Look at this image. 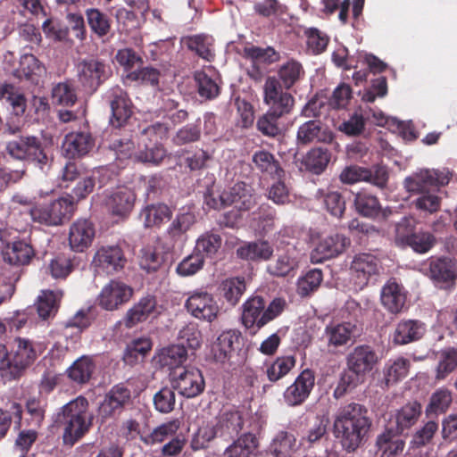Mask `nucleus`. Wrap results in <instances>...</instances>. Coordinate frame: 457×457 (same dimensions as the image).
Here are the masks:
<instances>
[{
	"mask_svg": "<svg viewBox=\"0 0 457 457\" xmlns=\"http://www.w3.org/2000/svg\"><path fill=\"white\" fill-rule=\"evenodd\" d=\"M370 427L367 410L361 404L352 403L337 411L333 423V432L343 448L347 452H353L359 447Z\"/></svg>",
	"mask_w": 457,
	"mask_h": 457,
	"instance_id": "f257e3e1",
	"label": "nucleus"
},
{
	"mask_svg": "<svg viewBox=\"0 0 457 457\" xmlns=\"http://www.w3.org/2000/svg\"><path fill=\"white\" fill-rule=\"evenodd\" d=\"M93 416L88 411V402L79 396L62 406L58 421L63 427L62 440L65 445H73L92 425Z\"/></svg>",
	"mask_w": 457,
	"mask_h": 457,
	"instance_id": "f03ea898",
	"label": "nucleus"
},
{
	"mask_svg": "<svg viewBox=\"0 0 457 457\" xmlns=\"http://www.w3.org/2000/svg\"><path fill=\"white\" fill-rule=\"evenodd\" d=\"M42 353L39 344L16 337L11 344V353L0 360V372L6 379H15L29 367Z\"/></svg>",
	"mask_w": 457,
	"mask_h": 457,
	"instance_id": "7ed1b4c3",
	"label": "nucleus"
},
{
	"mask_svg": "<svg viewBox=\"0 0 457 457\" xmlns=\"http://www.w3.org/2000/svg\"><path fill=\"white\" fill-rule=\"evenodd\" d=\"M5 149L12 158L31 162L44 172L50 168L52 158L35 136H21L10 140Z\"/></svg>",
	"mask_w": 457,
	"mask_h": 457,
	"instance_id": "20e7f679",
	"label": "nucleus"
},
{
	"mask_svg": "<svg viewBox=\"0 0 457 457\" xmlns=\"http://www.w3.org/2000/svg\"><path fill=\"white\" fill-rule=\"evenodd\" d=\"M169 129V124L161 122H155L145 128L141 132L138 154H135V160L159 164L167 155L166 150L159 140L166 137Z\"/></svg>",
	"mask_w": 457,
	"mask_h": 457,
	"instance_id": "39448f33",
	"label": "nucleus"
},
{
	"mask_svg": "<svg viewBox=\"0 0 457 457\" xmlns=\"http://www.w3.org/2000/svg\"><path fill=\"white\" fill-rule=\"evenodd\" d=\"M8 232L5 229L0 230V243L3 258L5 262L11 265H25L28 264L37 253H46L50 238L46 234H41L42 243L39 248L36 245V238L32 239V243L29 244L25 241H14L9 243L7 238Z\"/></svg>",
	"mask_w": 457,
	"mask_h": 457,
	"instance_id": "423d86ee",
	"label": "nucleus"
},
{
	"mask_svg": "<svg viewBox=\"0 0 457 457\" xmlns=\"http://www.w3.org/2000/svg\"><path fill=\"white\" fill-rule=\"evenodd\" d=\"M73 212L71 199L62 197L49 204H38L29 210L34 222L46 226H58L69 220Z\"/></svg>",
	"mask_w": 457,
	"mask_h": 457,
	"instance_id": "0eeeda50",
	"label": "nucleus"
},
{
	"mask_svg": "<svg viewBox=\"0 0 457 457\" xmlns=\"http://www.w3.org/2000/svg\"><path fill=\"white\" fill-rule=\"evenodd\" d=\"M450 179L451 172L447 169H420L405 178L403 184L408 192L419 195L447 185Z\"/></svg>",
	"mask_w": 457,
	"mask_h": 457,
	"instance_id": "6e6552de",
	"label": "nucleus"
},
{
	"mask_svg": "<svg viewBox=\"0 0 457 457\" xmlns=\"http://www.w3.org/2000/svg\"><path fill=\"white\" fill-rule=\"evenodd\" d=\"M263 102L270 110L278 113H290L295 104L294 96L275 76H269L262 86Z\"/></svg>",
	"mask_w": 457,
	"mask_h": 457,
	"instance_id": "1a4fd4ad",
	"label": "nucleus"
},
{
	"mask_svg": "<svg viewBox=\"0 0 457 457\" xmlns=\"http://www.w3.org/2000/svg\"><path fill=\"white\" fill-rule=\"evenodd\" d=\"M185 308L195 319L208 323L214 321L220 313V306L213 295L202 290L190 293Z\"/></svg>",
	"mask_w": 457,
	"mask_h": 457,
	"instance_id": "9d476101",
	"label": "nucleus"
},
{
	"mask_svg": "<svg viewBox=\"0 0 457 457\" xmlns=\"http://www.w3.org/2000/svg\"><path fill=\"white\" fill-rule=\"evenodd\" d=\"M381 270L379 260L371 253L356 254L350 266L351 280L353 284V289L360 291L366 287L370 279L378 275Z\"/></svg>",
	"mask_w": 457,
	"mask_h": 457,
	"instance_id": "9b49d317",
	"label": "nucleus"
},
{
	"mask_svg": "<svg viewBox=\"0 0 457 457\" xmlns=\"http://www.w3.org/2000/svg\"><path fill=\"white\" fill-rule=\"evenodd\" d=\"M340 180L345 184L366 181L379 188H383L386 186L388 180V171L382 165H376L372 169L352 165L342 170Z\"/></svg>",
	"mask_w": 457,
	"mask_h": 457,
	"instance_id": "f8f14e48",
	"label": "nucleus"
},
{
	"mask_svg": "<svg viewBox=\"0 0 457 457\" xmlns=\"http://www.w3.org/2000/svg\"><path fill=\"white\" fill-rule=\"evenodd\" d=\"M170 376L172 387L185 397H195L204 388V378L198 369L188 367L179 372L174 370Z\"/></svg>",
	"mask_w": 457,
	"mask_h": 457,
	"instance_id": "ddd939ff",
	"label": "nucleus"
},
{
	"mask_svg": "<svg viewBox=\"0 0 457 457\" xmlns=\"http://www.w3.org/2000/svg\"><path fill=\"white\" fill-rule=\"evenodd\" d=\"M126 262L124 253L119 245H103L96 250L92 265L99 273L113 274L121 270Z\"/></svg>",
	"mask_w": 457,
	"mask_h": 457,
	"instance_id": "4468645a",
	"label": "nucleus"
},
{
	"mask_svg": "<svg viewBox=\"0 0 457 457\" xmlns=\"http://www.w3.org/2000/svg\"><path fill=\"white\" fill-rule=\"evenodd\" d=\"M133 292V288L124 282L111 280L102 288L97 298L98 304L106 311L117 310L130 300Z\"/></svg>",
	"mask_w": 457,
	"mask_h": 457,
	"instance_id": "2eb2a0df",
	"label": "nucleus"
},
{
	"mask_svg": "<svg viewBox=\"0 0 457 457\" xmlns=\"http://www.w3.org/2000/svg\"><path fill=\"white\" fill-rule=\"evenodd\" d=\"M315 384L314 372L309 369L303 370L287 387L283 394L285 403L288 406H298L310 396Z\"/></svg>",
	"mask_w": 457,
	"mask_h": 457,
	"instance_id": "dca6fc26",
	"label": "nucleus"
},
{
	"mask_svg": "<svg viewBox=\"0 0 457 457\" xmlns=\"http://www.w3.org/2000/svg\"><path fill=\"white\" fill-rule=\"evenodd\" d=\"M135 200L134 192L128 187H121L107 192L104 204L112 216L124 218L132 211Z\"/></svg>",
	"mask_w": 457,
	"mask_h": 457,
	"instance_id": "f3484780",
	"label": "nucleus"
},
{
	"mask_svg": "<svg viewBox=\"0 0 457 457\" xmlns=\"http://www.w3.org/2000/svg\"><path fill=\"white\" fill-rule=\"evenodd\" d=\"M350 245V239L343 234L336 233L326 237L311 253V260L313 263H320L343 253Z\"/></svg>",
	"mask_w": 457,
	"mask_h": 457,
	"instance_id": "a211bd4d",
	"label": "nucleus"
},
{
	"mask_svg": "<svg viewBox=\"0 0 457 457\" xmlns=\"http://www.w3.org/2000/svg\"><path fill=\"white\" fill-rule=\"evenodd\" d=\"M77 76L83 87L96 90L107 77L106 66L96 59L82 60L77 64Z\"/></svg>",
	"mask_w": 457,
	"mask_h": 457,
	"instance_id": "6ab92c4d",
	"label": "nucleus"
},
{
	"mask_svg": "<svg viewBox=\"0 0 457 457\" xmlns=\"http://www.w3.org/2000/svg\"><path fill=\"white\" fill-rule=\"evenodd\" d=\"M106 97L112 110L111 124L115 128L123 126L132 114L131 103L126 92L116 87L107 93Z\"/></svg>",
	"mask_w": 457,
	"mask_h": 457,
	"instance_id": "aec40b11",
	"label": "nucleus"
},
{
	"mask_svg": "<svg viewBox=\"0 0 457 457\" xmlns=\"http://www.w3.org/2000/svg\"><path fill=\"white\" fill-rule=\"evenodd\" d=\"M407 292L403 285L394 279L388 280L381 288L380 301L383 307L392 314L402 312L405 307Z\"/></svg>",
	"mask_w": 457,
	"mask_h": 457,
	"instance_id": "412c9836",
	"label": "nucleus"
},
{
	"mask_svg": "<svg viewBox=\"0 0 457 457\" xmlns=\"http://www.w3.org/2000/svg\"><path fill=\"white\" fill-rule=\"evenodd\" d=\"M94 237L95 228L88 220L80 219L71 224L69 232V244L73 251L83 252L91 245Z\"/></svg>",
	"mask_w": 457,
	"mask_h": 457,
	"instance_id": "4be33fe9",
	"label": "nucleus"
},
{
	"mask_svg": "<svg viewBox=\"0 0 457 457\" xmlns=\"http://www.w3.org/2000/svg\"><path fill=\"white\" fill-rule=\"evenodd\" d=\"M299 268V260L294 248L278 253L267 266L270 275L278 278L293 277Z\"/></svg>",
	"mask_w": 457,
	"mask_h": 457,
	"instance_id": "5701e85b",
	"label": "nucleus"
},
{
	"mask_svg": "<svg viewBox=\"0 0 457 457\" xmlns=\"http://www.w3.org/2000/svg\"><path fill=\"white\" fill-rule=\"evenodd\" d=\"M226 206L234 205L239 211H247L255 204L252 188L244 182H237L223 191Z\"/></svg>",
	"mask_w": 457,
	"mask_h": 457,
	"instance_id": "b1692460",
	"label": "nucleus"
},
{
	"mask_svg": "<svg viewBox=\"0 0 457 457\" xmlns=\"http://www.w3.org/2000/svg\"><path fill=\"white\" fill-rule=\"evenodd\" d=\"M355 325L351 322L331 323L324 330L323 337L329 351L346 345L353 337Z\"/></svg>",
	"mask_w": 457,
	"mask_h": 457,
	"instance_id": "393cba45",
	"label": "nucleus"
},
{
	"mask_svg": "<svg viewBox=\"0 0 457 457\" xmlns=\"http://www.w3.org/2000/svg\"><path fill=\"white\" fill-rule=\"evenodd\" d=\"M354 206L358 213L372 219H387L392 211L389 208L383 209L378 199L365 191L358 192L354 197Z\"/></svg>",
	"mask_w": 457,
	"mask_h": 457,
	"instance_id": "a878e982",
	"label": "nucleus"
},
{
	"mask_svg": "<svg viewBox=\"0 0 457 457\" xmlns=\"http://www.w3.org/2000/svg\"><path fill=\"white\" fill-rule=\"evenodd\" d=\"M400 435L392 424H388L378 436L376 446L380 453V457H395L403 451L405 443Z\"/></svg>",
	"mask_w": 457,
	"mask_h": 457,
	"instance_id": "bb28decb",
	"label": "nucleus"
},
{
	"mask_svg": "<svg viewBox=\"0 0 457 457\" xmlns=\"http://www.w3.org/2000/svg\"><path fill=\"white\" fill-rule=\"evenodd\" d=\"M377 361L376 353L368 345L356 346L346 358L347 368L363 375L372 370Z\"/></svg>",
	"mask_w": 457,
	"mask_h": 457,
	"instance_id": "cd10ccee",
	"label": "nucleus"
},
{
	"mask_svg": "<svg viewBox=\"0 0 457 457\" xmlns=\"http://www.w3.org/2000/svg\"><path fill=\"white\" fill-rule=\"evenodd\" d=\"M94 140L86 131L71 132L65 136L62 150L68 158L80 157L87 154L93 147Z\"/></svg>",
	"mask_w": 457,
	"mask_h": 457,
	"instance_id": "c85d7f7f",
	"label": "nucleus"
},
{
	"mask_svg": "<svg viewBox=\"0 0 457 457\" xmlns=\"http://www.w3.org/2000/svg\"><path fill=\"white\" fill-rule=\"evenodd\" d=\"M296 139L299 145L313 142L326 143L332 140V133L320 120H312L303 123L298 128Z\"/></svg>",
	"mask_w": 457,
	"mask_h": 457,
	"instance_id": "c756f323",
	"label": "nucleus"
},
{
	"mask_svg": "<svg viewBox=\"0 0 457 457\" xmlns=\"http://www.w3.org/2000/svg\"><path fill=\"white\" fill-rule=\"evenodd\" d=\"M187 358V352L184 345H173L156 352L153 362L168 370H175L182 365Z\"/></svg>",
	"mask_w": 457,
	"mask_h": 457,
	"instance_id": "7c9ffc66",
	"label": "nucleus"
},
{
	"mask_svg": "<svg viewBox=\"0 0 457 457\" xmlns=\"http://www.w3.org/2000/svg\"><path fill=\"white\" fill-rule=\"evenodd\" d=\"M46 73L45 65L31 54L21 56L19 68L15 71L20 79H25L32 84H38Z\"/></svg>",
	"mask_w": 457,
	"mask_h": 457,
	"instance_id": "2f4dec72",
	"label": "nucleus"
},
{
	"mask_svg": "<svg viewBox=\"0 0 457 457\" xmlns=\"http://www.w3.org/2000/svg\"><path fill=\"white\" fill-rule=\"evenodd\" d=\"M130 399V391L120 384L113 386L99 406V412L104 418L112 416Z\"/></svg>",
	"mask_w": 457,
	"mask_h": 457,
	"instance_id": "473e14b6",
	"label": "nucleus"
},
{
	"mask_svg": "<svg viewBox=\"0 0 457 457\" xmlns=\"http://www.w3.org/2000/svg\"><path fill=\"white\" fill-rule=\"evenodd\" d=\"M239 334L235 330L222 332L211 346V356L217 362L224 363L227 361L235 349V345L238 344Z\"/></svg>",
	"mask_w": 457,
	"mask_h": 457,
	"instance_id": "72a5a7b5",
	"label": "nucleus"
},
{
	"mask_svg": "<svg viewBox=\"0 0 457 457\" xmlns=\"http://www.w3.org/2000/svg\"><path fill=\"white\" fill-rule=\"evenodd\" d=\"M301 445L294 434L280 430L273 437L270 452L273 457H295Z\"/></svg>",
	"mask_w": 457,
	"mask_h": 457,
	"instance_id": "f704fd0d",
	"label": "nucleus"
},
{
	"mask_svg": "<svg viewBox=\"0 0 457 457\" xmlns=\"http://www.w3.org/2000/svg\"><path fill=\"white\" fill-rule=\"evenodd\" d=\"M252 162L258 171L271 179H281L285 176V171L278 160L269 151L258 150L254 152Z\"/></svg>",
	"mask_w": 457,
	"mask_h": 457,
	"instance_id": "c9c22d12",
	"label": "nucleus"
},
{
	"mask_svg": "<svg viewBox=\"0 0 457 457\" xmlns=\"http://www.w3.org/2000/svg\"><path fill=\"white\" fill-rule=\"evenodd\" d=\"M423 323L416 320H403L398 322L393 340L396 345H407L419 340L424 334Z\"/></svg>",
	"mask_w": 457,
	"mask_h": 457,
	"instance_id": "e433bc0d",
	"label": "nucleus"
},
{
	"mask_svg": "<svg viewBox=\"0 0 457 457\" xmlns=\"http://www.w3.org/2000/svg\"><path fill=\"white\" fill-rule=\"evenodd\" d=\"M182 43L200 58L212 62L215 57L214 40L205 34L188 36L182 38Z\"/></svg>",
	"mask_w": 457,
	"mask_h": 457,
	"instance_id": "4c0bfd02",
	"label": "nucleus"
},
{
	"mask_svg": "<svg viewBox=\"0 0 457 457\" xmlns=\"http://www.w3.org/2000/svg\"><path fill=\"white\" fill-rule=\"evenodd\" d=\"M265 301L261 296H253L247 299L242 305V322L250 328L256 326L258 328L264 326L262 324V313L264 312Z\"/></svg>",
	"mask_w": 457,
	"mask_h": 457,
	"instance_id": "58836bf2",
	"label": "nucleus"
},
{
	"mask_svg": "<svg viewBox=\"0 0 457 457\" xmlns=\"http://www.w3.org/2000/svg\"><path fill=\"white\" fill-rule=\"evenodd\" d=\"M215 420L216 422L219 423L217 425L220 437H232L233 436L237 435L243 428L242 415L236 409H229L221 411Z\"/></svg>",
	"mask_w": 457,
	"mask_h": 457,
	"instance_id": "ea45409f",
	"label": "nucleus"
},
{
	"mask_svg": "<svg viewBox=\"0 0 457 457\" xmlns=\"http://www.w3.org/2000/svg\"><path fill=\"white\" fill-rule=\"evenodd\" d=\"M421 413V405L417 403H409L396 411L389 424L395 427V430L402 434L404 429L413 426Z\"/></svg>",
	"mask_w": 457,
	"mask_h": 457,
	"instance_id": "a19ab883",
	"label": "nucleus"
},
{
	"mask_svg": "<svg viewBox=\"0 0 457 457\" xmlns=\"http://www.w3.org/2000/svg\"><path fill=\"white\" fill-rule=\"evenodd\" d=\"M155 300L152 296L141 298L130 309H129L124 317V324L127 328H133L139 322L148 319L150 314L155 309Z\"/></svg>",
	"mask_w": 457,
	"mask_h": 457,
	"instance_id": "79ce46f5",
	"label": "nucleus"
},
{
	"mask_svg": "<svg viewBox=\"0 0 457 457\" xmlns=\"http://www.w3.org/2000/svg\"><path fill=\"white\" fill-rule=\"evenodd\" d=\"M195 222V216L190 211L179 212L167 228V236L172 243L184 240L186 233Z\"/></svg>",
	"mask_w": 457,
	"mask_h": 457,
	"instance_id": "37998d69",
	"label": "nucleus"
},
{
	"mask_svg": "<svg viewBox=\"0 0 457 457\" xmlns=\"http://www.w3.org/2000/svg\"><path fill=\"white\" fill-rule=\"evenodd\" d=\"M272 253V246L263 240L247 243L237 249V256L247 261H267Z\"/></svg>",
	"mask_w": 457,
	"mask_h": 457,
	"instance_id": "c03bdc74",
	"label": "nucleus"
},
{
	"mask_svg": "<svg viewBox=\"0 0 457 457\" xmlns=\"http://www.w3.org/2000/svg\"><path fill=\"white\" fill-rule=\"evenodd\" d=\"M62 297V292L61 290H43L37 302L38 316L43 320L54 316Z\"/></svg>",
	"mask_w": 457,
	"mask_h": 457,
	"instance_id": "a18cd8bd",
	"label": "nucleus"
},
{
	"mask_svg": "<svg viewBox=\"0 0 457 457\" xmlns=\"http://www.w3.org/2000/svg\"><path fill=\"white\" fill-rule=\"evenodd\" d=\"M96 364L89 356L83 355L77 359L67 370L68 377L77 384H85L89 381Z\"/></svg>",
	"mask_w": 457,
	"mask_h": 457,
	"instance_id": "49530a36",
	"label": "nucleus"
},
{
	"mask_svg": "<svg viewBox=\"0 0 457 457\" xmlns=\"http://www.w3.org/2000/svg\"><path fill=\"white\" fill-rule=\"evenodd\" d=\"M215 418L203 421L191 441L193 450H201L208 446L215 437L220 436V430Z\"/></svg>",
	"mask_w": 457,
	"mask_h": 457,
	"instance_id": "de8ad7c7",
	"label": "nucleus"
},
{
	"mask_svg": "<svg viewBox=\"0 0 457 457\" xmlns=\"http://www.w3.org/2000/svg\"><path fill=\"white\" fill-rule=\"evenodd\" d=\"M410 366V360L403 356L389 360L384 368L386 384L389 386L405 378L409 373Z\"/></svg>",
	"mask_w": 457,
	"mask_h": 457,
	"instance_id": "09e8293b",
	"label": "nucleus"
},
{
	"mask_svg": "<svg viewBox=\"0 0 457 457\" xmlns=\"http://www.w3.org/2000/svg\"><path fill=\"white\" fill-rule=\"evenodd\" d=\"M257 446L256 436L245 433L226 448L224 457H249Z\"/></svg>",
	"mask_w": 457,
	"mask_h": 457,
	"instance_id": "8fccbe9b",
	"label": "nucleus"
},
{
	"mask_svg": "<svg viewBox=\"0 0 457 457\" xmlns=\"http://www.w3.org/2000/svg\"><path fill=\"white\" fill-rule=\"evenodd\" d=\"M317 199H322L327 211L333 216L340 218L345 211V201L338 191L318 189L315 193Z\"/></svg>",
	"mask_w": 457,
	"mask_h": 457,
	"instance_id": "3c124183",
	"label": "nucleus"
},
{
	"mask_svg": "<svg viewBox=\"0 0 457 457\" xmlns=\"http://www.w3.org/2000/svg\"><path fill=\"white\" fill-rule=\"evenodd\" d=\"M172 214L170 207L164 204H150L140 213L145 228L160 226L164 220L170 219Z\"/></svg>",
	"mask_w": 457,
	"mask_h": 457,
	"instance_id": "603ef678",
	"label": "nucleus"
},
{
	"mask_svg": "<svg viewBox=\"0 0 457 457\" xmlns=\"http://www.w3.org/2000/svg\"><path fill=\"white\" fill-rule=\"evenodd\" d=\"M220 293L231 305H236L245 291V278L241 277L228 278L220 286Z\"/></svg>",
	"mask_w": 457,
	"mask_h": 457,
	"instance_id": "864d4df0",
	"label": "nucleus"
},
{
	"mask_svg": "<svg viewBox=\"0 0 457 457\" xmlns=\"http://www.w3.org/2000/svg\"><path fill=\"white\" fill-rule=\"evenodd\" d=\"M0 101L5 102L12 108L15 115L24 113L26 110V99L21 93L15 90V87L8 83L0 84Z\"/></svg>",
	"mask_w": 457,
	"mask_h": 457,
	"instance_id": "5fc2aeb1",
	"label": "nucleus"
},
{
	"mask_svg": "<svg viewBox=\"0 0 457 457\" xmlns=\"http://www.w3.org/2000/svg\"><path fill=\"white\" fill-rule=\"evenodd\" d=\"M287 113H278L273 110L268 112L259 118L257 121L258 129L265 136L274 137L281 134L283 126L279 120Z\"/></svg>",
	"mask_w": 457,
	"mask_h": 457,
	"instance_id": "6e6d98bb",
	"label": "nucleus"
},
{
	"mask_svg": "<svg viewBox=\"0 0 457 457\" xmlns=\"http://www.w3.org/2000/svg\"><path fill=\"white\" fill-rule=\"evenodd\" d=\"M430 277L437 282L453 280L456 276V268L452 260L440 258L430 262Z\"/></svg>",
	"mask_w": 457,
	"mask_h": 457,
	"instance_id": "4d7b16f0",
	"label": "nucleus"
},
{
	"mask_svg": "<svg viewBox=\"0 0 457 457\" xmlns=\"http://www.w3.org/2000/svg\"><path fill=\"white\" fill-rule=\"evenodd\" d=\"M457 368V349L447 348L438 354L436 379L443 380Z\"/></svg>",
	"mask_w": 457,
	"mask_h": 457,
	"instance_id": "13d9d810",
	"label": "nucleus"
},
{
	"mask_svg": "<svg viewBox=\"0 0 457 457\" xmlns=\"http://www.w3.org/2000/svg\"><path fill=\"white\" fill-rule=\"evenodd\" d=\"M195 80L201 97L211 100L219 96L220 87L216 78L208 75L205 71H196Z\"/></svg>",
	"mask_w": 457,
	"mask_h": 457,
	"instance_id": "bf43d9fd",
	"label": "nucleus"
},
{
	"mask_svg": "<svg viewBox=\"0 0 457 457\" xmlns=\"http://www.w3.org/2000/svg\"><path fill=\"white\" fill-rule=\"evenodd\" d=\"M52 100L54 104L72 106L77 102V95L72 84L69 81L59 82L52 88Z\"/></svg>",
	"mask_w": 457,
	"mask_h": 457,
	"instance_id": "052dcab7",
	"label": "nucleus"
},
{
	"mask_svg": "<svg viewBox=\"0 0 457 457\" xmlns=\"http://www.w3.org/2000/svg\"><path fill=\"white\" fill-rule=\"evenodd\" d=\"M453 401L452 392L445 387L436 389L430 396V401L426 408V413L439 414L445 412Z\"/></svg>",
	"mask_w": 457,
	"mask_h": 457,
	"instance_id": "680f3d73",
	"label": "nucleus"
},
{
	"mask_svg": "<svg viewBox=\"0 0 457 457\" xmlns=\"http://www.w3.org/2000/svg\"><path fill=\"white\" fill-rule=\"evenodd\" d=\"M295 358L291 355L278 357L266 370L270 381L276 382L284 378L295 366Z\"/></svg>",
	"mask_w": 457,
	"mask_h": 457,
	"instance_id": "e2e57ef3",
	"label": "nucleus"
},
{
	"mask_svg": "<svg viewBox=\"0 0 457 457\" xmlns=\"http://www.w3.org/2000/svg\"><path fill=\"white\" fill-rule=\"evenodd\" d=\"M221 242L222 239L219 234L205 232L197 238L195 251L204 257H212L221 246Z\"/></svg>",
	"mask_w": 457,
	"mask_h": 457,
	"instance_id": "0e129e2a",
	"label": "nucleus"
},
{
	"mask_svg": "<svg viewBox=\"0 0 457 457\" xmlns=\"http://www.w3.org/2000/svg\"><path fill=\"white\" fill-rule=\"evenodd\" d=\"M329 162V154L323 148H314L307 153L303 158L306 170L315 173H321Z\"/></svg>",
	"mask_w": 457,
	"mask_h": 457,
	"instance_id": "69168bd1",
	"label": "nucleus"
},
{
	"mask_svg": "<svg viewBox=\"0 0 457 457\" xmlns=\"http://www.w3.org/2000/svg\"><path fill=\"white\" fill-rule=\"evenodd\" d=\"M321 281V271L317 269L312 270L297 279L296 292L302 297L308 296L319 288Z\"/></svg>",
	"mask_w": 457,
	"mask_h": 457,
	"instance_id": "338daca9",
	"label": "nucleus"
},
{
	"mask_svg": "<svg viewBox=\"0 0 457 457\" xmlns=\"http://www.w3.org/2000/svg\"><path fill=\"white\" fill-rule=\"evenodd\" d=\"M180 428L179 420H170L155 428L152 433L143 438L147 445H154L163 442L169 436H174Z\"/></svg>",
	"mask_w": 457,
	"mask_h": 457,
	"instance_id": "774afa93",
	"label": "nucleus"
}]
</instances>
